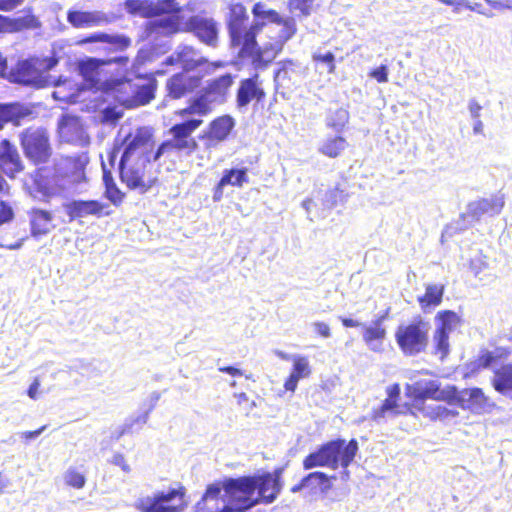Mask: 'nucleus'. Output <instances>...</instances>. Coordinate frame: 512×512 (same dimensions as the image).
Instances as JSON below:
<instances>
[{
    "label": "nucleus",
    "instance_id": "obj_4",
    "mask_svg": "<svg viewBox=\"0 0 512 512\" xmlns=\"http://www.w3.org/2000/svg\"><path fill=\"white\" fill-rule=\"evenodd\" d=\"M430 323L421 317L408 324L398 326L395 340L405 356H416L424 352L429 343Z\"/></svg>",
    "mask_w": 512,
    "mask_h": 512
},
{
    "label": "nucleus",
    "instance_id": "obj_34",
    "mask_svg": "<svg viewBox=\"0 0 512 512\" xmlns=\"http://www.w3.org/2000/svg\"><path fill=\"white\" fill-rule=\"evenodd\" d=\"M104 64L106 61L96 58H88L79 64V72L91 88L100 84V67Z\"/></svg>",
    "mask_w": 512,
    "mask_h": 512
},
{
    "label": "nucleus",
    "instance_id": "obj_46",
    "mask_svg": "<svg viewBox=\"0 0 512 512\" xmlns=\"http://www.w3.org/2000/svg\"><path fill=\"white\" fill-rule=\"evenodd\" d=\"M63 479L66 485L82 489L86 484V477L75 467H69L63 474Z\"/></svg>",
    "mask_w": 512,
    "mask_h": 512
},
{
    "label": "nucleus",
    "instance_id": "obj_5",
    "mask_svg": "<svg viewBox=\"0 0 512 512\" xmlns=\"http://www.w3.org/2000/svg\"><path fill=\"white\" fill-rule=\"evenodd\" d=\"M57 64L55 59L30 58L19 61L10 71V81L35 87L47 84L45 73Z\"/></svg>",
    "mask_w": 512,
    "mask_h": 512
},
{
    "label": "nucleus",
    "instance_id": "obj_59",
    "mask_svg": "<svg viewBox=\"0 0 512 512\" xmlns=\"http://www.w3.org/2000/svg\"><path fill=\"white\" fill-rule=\"evenodd\" d=\"M24 0H0L1 11H11L21 5Z\"/></svg>",
    "mask_w": 512,
    "mask_h": 512
},
{
    "label": "nucleus",
    "instance_id": "obj_50",
    "mask_svg": "<svg viewBox=\"0 0 512 512\" xmlns=\"http://www.w3.org/2000/svg\"><path fill=\"white\" fill-rule=\"evenodd\" d=\"M495 359H496L495 356L491 352L484 351L479 355L477 360L473 363L474 368L472 370H474L475 368H489L492 366Z\"/></svg>",
    "mask_w": 512,
    "mask_h": 512
},
{
    "label": "nucleus",
    "instance_id": "obj_19",
    "mask_svg": "<svg viewBox=\"0 0 512 512\" xmlns=\"http://www.w3.org/2000/svg\"><path fill=\"white\" fill-rule=\"evenodd\" d=\"M167 65L180 64L185 72L194 71L208 63L199 50L189 45H179L169 57L166 58Z\"/></svg>",
    "mask_w": 512,
    "mask_h": 512
},
{
    "label": "nucleus",
    "instance_id": "obj_1",
    "mask_svg": "<svg viewBox=\"0 0 512 512\" xmlns=\"http://www.w3.org/2000/svg\"><path fill=\"white\" fill-rule=\"evenodd\" d=\"M281 489L282 484H277L271 473L228 479L224 490L230 501L218 512H245L259 503L271 504Z\"/></svg>",
    "mask_w": 512,
    "mask_h": 512
},
{
    "label": "nucleus",
    "instance_id": "obj_22",
    "mask_svg": "<svg viewBox=\"0 0 512 512\" xmlns=\"http://www.w3.org/2000/svg\"><path fill=\"white\" fill-rule=\"evenodd\" d=\"M64 207L67 215L70 217V221L76 218H84L90 215L102 217L110 214V211L107 210L109 205L102 204L95 200H74L65 204Z\"/></svg>",
    "mask_w": 512,
    "mask_h": 512
},
{
    "label": "nucleus",
    "instance_id": "obj_38",
    "mask_svg": "<svg viewBox=\"0 0 512 512\" xmlns=\"http://www.w3.org/2000/svg\"><path fill=\"white\" fill-rule=\"evenodd\" d=\"M493 386L498 392L512 398V365H504L495 371Z\"/></svg>",
    "mask_w": 512,
    "mask_h": 512
},
{
    "label": "nucleus",
    "instance_id": "obj_3",
    "mask_svg": "<svg viewBox=\"0 0 512 512\" xmlns=\"http://www.w3.org/2000/svg\"><path fill=\"white\" fill-rule=\"evenodd\" d=\"M358 451V443L352 439L347 444L345 440L337 439L330 441L323 445L318 451L310 453L303 461L305 469H312L318 466H327L332 469H337L339 462L344 468L341 473V478L347 480L349 478V472L346 468L353 461Z\"/></svg>",
    "mask_w": 512,
    "mask_h": 512
},
{
    "label": "nucleus",
    "instance_id": "obj_15",
    "mask_svg": "<svg viewBox=\"0 0 512 512\" xmlns=\"http://www.w3.org/2000/svg\"><path fill=\"white\" fill-rule=\"evenodd\" d=\"M57 130L62 142L79 147H86L90 144V138L77 116L63 114L58 120Z\"/></svg>",
    "mask_w": 512,
    "mask_h": 512
},
{
    "label": "nucleus",
    "instance_id": "obj_36",
    "mask_svg": "<svg viewBox=\"0 0 512 512\" xmlns=\"http://www.w3.org/2000/svg\"><path fill=\"white\" fill-rule=\"evenodd\" d=\"M84 43L103 42L110 45L116 51H122L130 46L131 40L125 35L107 34L103 32L94 33L83 40Z\"/></svg>",
    "mask_w": 512,
    "mask_h": 512
},
{
    "label": "nucleus",
    "instance_id": "obj_57",
    "mask_svg": "<svg viewBox=\"0 0 512 512\" xmlns=\"http://www.w3.org/2000/svg\"><path fill=\"white\" fill-rule=\"evenodd\" d=\"M314 331L321 335L324 338H329L331 336L330 327L328 324L324 322H315L313 323Z\"/></svg>",
    "mask_w": 512,
    "mask_h": 512
},
{
    "label": "nucleus",
    "instance_id": "obj_62",
    "mask_svg": "<svg viewBox=\"0 0 512 512\" xmlns=\"http://www.w3.org/2000/svg\"><path fill=\"white\" fill-rule=\"evenodd\" d=\"M45 429H46V425H43L42 427H40L37 430L25 431V432H22L20 435L25 440L30 441V440L37 438Z\"/></svg>",
    "mask_w": 512,
    "mask_h": 512
},
{
    "label": "nucleus",
    "instance_id": "obj_40",
    "mask_svg": "<svg viewBox=\"0 0 512 512\" xmlns=\"http://www.w3.org/2000/svg\"><path fill=\"white\" fill-rule=\"evenodd\" d=\"M445 286L443 284H428L423 296L418 298L419 304L423 310L438 306L444 294Z\"/></svg>",
    "mask_w": 512,
    "mask_h": 512
},
{
    "label": "nucleus",
    "instance_id": "obj_7",
    "mask_svg": "<svg viewBox=\"0 0 512 512\" xmlns=\"http://www.w3.org/2000/svg\"><path fill=\"white\" fill-rule=\"evenodd\" d=\"M123 7L129 15L150 19L148 22L182 12L176 0H125Z\"/></svg>",
    "mask_w": 512,
    "mask_h": 512
},
{
    "label": "nucleus",
    "instance_id": "obj_63",
    "mask_svg": "<svg viewBox=\"0 0 512 512\" xmlns=\"http://www.w3.org/2000/svg\"><path fill=\"white\" fill-rule=\"evenodd\" d=\"M39 387H40V382H39L38 378H35L28 389V396L31 399H37Z\"/></svg>",
    "mask_w": 512,
    "mask_h": 512
},
{
    "label": "nucleus",
    "instance_id": "obj_32",
    "mask_svg": "<svg viewBox=\"0 0 512 512\" xmlns=\"http://www.w3.org/2000/svg\"><path fill=\"white\" fill-rule=\"evenodd\" d=\"M233 84V76L229 73L221 75L209 82L204 91L214 100L215 103H223L229 88Z\"/></svg>",
    "mask_w": 512,
    "mask_h": 512
},
{
    "label": "nucleus",
    "instance_id": "obj_47",
    "mask_svg": "<svg viewBox=\"0 0 512 512\" xmlns=\"http://www.w3.org/2000/svg\"><path fill=\"white\" fill-rule=\"evenodd\" d=\"M281 26L278 31L277 39L281 41L283 44L291 39L296 33V23L293 18H282L281 22H274Z\"/></svg>",
    "mask_w": 512,
    "mask_h": 512
},
{
    "label": "nucleus",
    "instance_id": "obj_54",
    "mask_svg": "<svg viewBox=\"0 0 512 512\" xmlns=\"http://www.w3.org/2000/svg\"><path fill=\"white\" fill-rule=\"evenodd\" d=\"M487 266H488L487 261L481 255L473 258L470 262V269L475 274V276H477L480 272H482L484 269H486Z\"/></svg>",
    "mask_w": 512,
    "mask_h": 512
},
{
    "label": "nucleus",
    "instance_id": "obj_17",
    "mask_svg": "<svg viewBox=\"0 0 512 512\" xmlns=\"http://www.w3.org/2000/svg\"><path fill=\"white\" fill-rule=\"evenodd\" d=\"M504 198L501 195H492L489 198H482L470 202L462 218L469 224L478 222L483 216L493 217L498 215L504 207Z\"/></svg>",
    "mask_w": 512,
    "mask_h": 512
},
{
    "label": "nucleus",
    "instance_id": "obj_28",
    "mask_svg": "<svg viewBox=\"0 0 512 512\" xmlns=\"http://www.w3.org/2000/svg\"><path fill=\"white\" fill-rule=\"evenodd\" d=\"M401 389L398 383L392 384L386 388V399L380 405L378 411L375 416H380V414H404L406 413V406L400 403Z\"/></svg>",
    "mask_w": 512,
    "mask_h": 512
},
{
    "label": "nucleus",
    "instance_id": "obj_44",
    "mask_svg": "<svg viewBox=\"0 0 512 512\" xmlns=\"http://www.w3.org/2000/svg\"><path fill=\"white\" fill-rule=\"evenodd\" d=\"M202 124L201 119H190L174 125L170 132L174 137L191 138L190 135Z\"/></svg>",
    "mask_w": 512,
    "mask_h": 512
},
{
    "label": "nucleus",
    "instance_id": "obj_39",
    "mask_svg": "<svg viewBox=\"0 0 512 512\" xmlns=\"http://www.w3.org/2000/svg\"><path fill=\"white\" fill-rule=\"evenodd\" d=\"M68 21L77 28L92 26L104 22L105 16L100 12L70 11Z\"/></svg>",
    "mask_w": 512,
    "mask_h": 512
},
{
    "label": "nucleus",
    "instance_id": "obj_52",
    "mask_svg": "<svg viewBox=\"0 0 512 512\" xmlns=\"http://www.w3.org/2000/svg\"><path fill=\"white\" fill-rule=\"evenodd\" d=\"M106 187V196L107 198L114 204H117L122 201L123 194L121 191L117 188L115 182L105 186Z\"/></svg>",
    "mask_w": 512,
    "mask_h": 512
},
{
    "label": "nucleus",
    "instance_id": "obj_35",
    "mask_svg": "<svg viewBox=\"0 0 512 512\" xmlns=\"http://www.w3.org/2000/svg\"><path fill=\"white\" fill-rule=\"evenodd\" d=\"M252 13L254 15L252 22L254 33H259L266 22H281V16L275 10L268 9L262 3H256L253 6Z\"/></svg>",
    "mask_w": 512,
    "mask_h": 512
},
{
    "label": "nucleus",
    "instance_id": "obj_64",
    "mask_svg": "<svg viewBox=\"0 0 512 512\" xmlns=\"http://www.w3.org/2000/svg\"><path fill=\"white\" fill-rule=\"evenodd\" d=\"M11 486V480L0 472V494H3Z\"/></svg>",
    "mask_w": 512,
    "mask_h": 512
},
{
    "label": "nucleus",
    "instance_id": "obj_23",
    "mask_svg": "<svg viewBox=\"0 0 512 512\" xmlns=\"http://www.w3.org/2000/svg\"><path fill=\"white\" fill-rule=\"evenodd\" d=\"M257 80L258 74H255L240 82L236 95V106L238 110L244 111L252 100L260 102L264 98L265 93L258 85Z\"/></svg>",
    "mask_w": 512,
    "mask_h": 512
},
{
    "label": "nucleus",
    "instance_id": "obj_6",
    "mask_svg": "<svg viewBox=\"0 0 512 512\" xmlns=\"http://www.w3.org/2000/svg\"><path fill=\"white\" fill-rule=\"evenodd\" d=\"M20 144L24 155L34 164L48 162L52 155L49 134L43 128H28L20 134Z\"/></svg>",
    "mask_w": 512,
    "mask_h": 512
},
{
    "label": "nucleus",
    "instance_id": "obj_26",
    "mask_svg": "<svg viewBox=\"0 0 512 512\" xmlns=\"http://www.w3.org/2000/svg\"><path fill=\"white\" fill-rule=\"evenodd\" d=\"M24 12L25 15L15 18L0 15V31L19 32L24 29L38 28L40 22L32 14V10L28 8Z\"/></svg>",
    "mask_w": 512,
    "mask_h": 512
},
{
    "label": "nucleus",
    "instance_id": "obj_12",
    "mask_svg": "<svg viewBox=\"0 0 512 512\" xmlns=\"http://www.w3.org/2000/svg\"><path fill=\"white\" fill-rule=\"evenodd\" d=\"M248 19L246 9L241 4H235L230 8V16L228 20V30L233 48L238 50L247 41L251 44L253 41L254 30L252 24L248 27L246 21ZM248 47V44L245 45ZM247 51V48H245Z\"/></svg>",
    "mask_w": 512,
    "mask_h": 512
},
{
    "label": "nucleus",
    "instance_id": "obj_18",
    "mask_svg": "<svg viewBox=\"0 0 512 512\" xmlns=\"http://www.w3.org/2000/svg\"><path fill=\"white\" fill-rule=\"evenodd\" d=\"M152 160L121 159L119 162V173L123 183L131 189H139L141 192L147 190L144 177L146 166Z\"/></svg>",
    "mask_w": 512,
    "mask_h": 512
},
{
    "label": "nucleus",
    "instance_id": "obj_45",
    "mask_svg": "<svg viewBox=\"0 0 512 512\" xmlns=\"http://www.w3.org/2000/svg\"><path fill=\"white\" fill-rule=\"evenodd\" d=\"M349 120V113L346 109L338 108L331 112L327 117V126L334 129L336 132L342 131L344 126Z\"/></svg>",
    "mask_w": 512,
    "mask_h": 512
},
{
    "label": "nucleus",
    "instance_id": "obj_20",
    "mask_svg": "<svg viewBox=\"0 0 512 512\" xmlns=\"http://www.w3.org/2000/svg\"><path fill=\"white\" fill-rule=\"evenodd\" d=\"M201 79L202 76L191 75L189 72L185 71L174 74L166 82L168 96L173 99L184 97L200 86Z\"/></svg>",
    "mask_w": 512,
    "mask_h": 512
},
{
    "label": "nucleus",
    "instance_id": "obj_56",
    "mask_svg": "<svg viewBox=\"0 0 512 512\" xmlns=\"http://www.w3.org/2000/svg\"><path fill=\"white\" fill-rule=\"evenodd\" d=\"M371 76L375 78L380 83H385L388 81V71L387 67L382 65L377 69L373 70Z\"/></svg>",
    "mask_w": 512,
    "mask_h": 512
},
{
    "label": "nucleus",
    "instance_id": "obj_49",
    "mask_svg": "<svg viewBox=\"0 0 512 512\" xmlns=\"http://www.w3.org/2000/svg\"><path fill=\"white\" fill-rule=\"evenodd\" d=\"M313 0H290L289 7L293 12H299L303 16L311 13Z\"/></svg>",
    "mask_w": 512,
    "mask_h": 512
},
{
    "label": "nucleus",
    "instance_id": "obj_33",
    "mask_svg": "<svg viewBox=\"0 0 512 512\" xmlns=\"http://www.w3.org/2000/svg\"><path fill=\"white\" fill-rule=\"evenodd\" d=\"M293 362L294 364L292 373L284 384L285 389L291 392L295 391L300 379L308 377L311 373L309 361L306 357L294 356Z\"/></svg>",
    "mask_w": 512,
    "mask_h": 512
},
{
    "label": "nucleus",
    "instance_id": "obj_60",
    "mask_svg": "<svg viewBox=\"0 0 512 512\" xmlns=\"http://www.w3.org/2000/svg\"><path fill=\"white\" fill-rule=\"evenodd\" d=\"M468 109L472 119L480 118V111L482 110V106L474 99L469 101Z\"/></svg>",
    "mask_w": 512,
    "mask_h": 512
},
{
    "label": "nucleus",
    "instance_id": "obj_37",
    "mask_svg": "<svg viewBox=\"0 0 512 512\" xmlns=\"http://www.w3.org/2000/svg\"><path fill=\"white\" fill-rule=\"evenodd\" d=\"M216 104L214 100L204 90L195 98H193L189 106L183 109L180 113L185 115H199L204 116L211 112L212 105Z\"/></svg>",
    "mask_w": 512,
    "mask_h": 512
},
{
    "label": "nucleus",
    "instance_id": "obj_21",
    "mask_svg": "<svg viewBox=\"0 0 512 512\" xmlns=\"http://www.w3.org/2000/svg\"><path fill=\"white\" fill-rule=\"evenodd\" d=\"M119 90L129 91L131 93L129 97L119 99L126 106L145 105L154 97L155 82L149 80L144 84H137L126 81L119 85Z\"/></svg>",
    "mask_w": 512,
    "mask_h": 512
},
{
    "label": "nucleus",
    "instance_id": "obj_55",
    "mask_svg": "<svg viewBox=\"0 0 512 512\" xmlns=\"http://www.w3.org/2000/svg\"><path fill=\"white\" fill-rule=\"evenodd\" d=\"M110 463H112L113 465L115 466H118L121 468V470L125 473H130L131 472V467L130 465L127 463L125 457L123 454L121 453H115L111 460H110Z\"/></svg>",
    "mask_w": 512,
    "mask_h": 512
},
{
    "label": "nucleus",
    "instance_id": "obj_51",
    "mask_svg": "<svg viewBox=\"0 0 512 512\" xmlns=\"http://www.w3.org/2000/svg\"><path fill=\"white\" fill-rule=\"evenodd\" d=\"M14 217L12 207L5 201H0V226L10 222Z\"/></svg>",
    "mask_w": 512,
    "mask_h": 512
},
{
    "label": "nucleus",
    "instance_id": "obj_25",
    "mask_svg": "<svg viewBox=\"0 0 512 512\" xmlns=\"http://www.w3.org/2000/svg\"><path fill=\"white\" fill-rule=\"evenodd\" d=\"M386 315L378 317L371 325L363 326V340L368 348L374 352L383 351V341L386 338V329L383 327V322Z\"/></svg>",
    "mask_w": 512,
    "mask_h": 512
},
{
    "label": "nucleus",
    "instance_id": "obj_58",
    "mask_svg": "<svg viewBox=\"0 0 512 512\" xmlns=\"http://www.w3.org/2000/svg\"><path fill=\"white\" fill-rule=\"evenodd\" d=\"M236 397L238 399V404L242 406L243 409L247 411V413L249 412L250 407L257 405L254 400L250 401L245 393H240L236 395Z\"/></svg>",
    "mask_w": 512,
    "mask_h": 512
},
{
    "label": "nucleus",
    "instance_id": "obj_16",
    "mask_svg": "<svg viewBox=\"0 0 512 512\" xmlns=\"http://www.w3.org/2000/svg\"><path fill=\"white\" fill-rule=\"evenodd\" d=\"M35 197L40 200H48L61 194L67 188L56 171L50 176L47 168H40L33 175Z\"/></svg>",
    "mask_w": 512,
    "mask_h": 512
},
{
    "label": "nucleus",
    "instance_id": "obj_10",
    "mask_svg": "<svg viewBox=\"0 0 512 512\" xmlns=\"http://www.w3.org/2000/svg\"><path fill=\"white\" fill-rule=\"evenodd\" d=\"M436 329L433 335L434 354L444 360L449 354V334L461 323L460 316L451 310L438 312Z\"/></svg>",
    "mask_w": 512,
    "mask_h": 512
},
{
    "label": "nucleus",
    "instance_id": "obj_8",
    "mask_svg": "<svg viewBox=\"0 0 512 512\" xmlns=\"http://www.w3.org/2000/svg\"><path fill=\"white\" fill-rule=\"evenodd\" d=\"M257 34L258 33L253 34L251 44L247 41V51H245L246 43L239 49L238 56L243 61H248L254 70L263 71L282 51L284 44L276 38L274 42L264 44L260 47L256 41Z\"/></svg>",
    "mask_w": 512,
    "mask_h": 512
},
{
    "label": "nucleus",
    "instance_id": "obj_11",
    "mask_svg": "<svg viewBox=\"0 0 512 512\" xmlns=\"http://www.w3.org/2000/svg\"><path fill=\"white\" fill-rule=\"evenodd\" d=\"M183 492L180 489H169L153 496L142 497L137 501V508L144 512H181Z\"/></svg>",
    "mask_w": 512,
    "mask_h": 512
},
{
    "label": "nucleus",
    "instance_id": "obj_48",
    "mask_svg": "<svg viewBox=\"0 0 512 512\" xmlns=\"http://www.w3.org/2000/svg\"><path fill=\"white\" fill-rule=\"evenodd\" d=\"M313 61L322 64L328 73H334L335 71V56L332 52L321 53L320 51L315 52L312 56Z\"/></svg>",
    "mask_w": 512,
    "mask_h": 512
},
{
    "label": "nucleus",
    "instance_id": "obj_24",
    "mask_svg": "<svg viewBox=\"0 0 512 512\" xmlns=\"http://www.w3.org/2000/svg\"><path fill=\"white\" fill-rule=\"evenodd\" d=\"M235 126V120L230 115H223L214 119L207 131L202 135V139L207 140V145L222 142L227 139Z\"/></svg>",
    "mask_w": 512,
    "mask_h": 512
},
{
    "label": "nucleus",
    "instance_id": "obj_13",
    "mask_svg": "<svg viewBox=\"0 0 512 512\" xmlns=\"http://www.w3.org/2000/svg\"><path fill=\"white\" fill-rule=\"evenodd\" d=\"M24 170V163L17 147L8 139L0 141V192L8 193L9 185L3 174L14 179Z\"/></svg>",
    "mask_w": 512,
    "mask_h": 512
},
{
    "label": "nucleus",
    "instance_id": "obj_14",
    "mask_svg": "<svg viewBox=\"0 0 512 512\" xmlns=\"http://www.w3.org/2000/svg\"><path fill=\"white\" fill-rule=\"evenodd\" d=\"M88 162L87 153H81L75 157H60L55 160L54 170L66 187L69 184L77 185L86 180L85 167Z\"/></svg>",
    "mask_w": 512,
    "mask_h": 512
},
{
    "label": "nucleus",
    "instance_id": "obj_61",
    "mask_svg": "<svg viewBox=\"0 0 512 512\" xmlns=\"http://www.w3.org/2000/svg\"><path fill=\"white\" fill-rule=\"evenodd\" d=\"M341 195H342V192H340L338 189L329 191L326 194V201L329 203V207L335 206L338 202V198H340Z\"/></svg>",
    "mask_w": 512,
    "mask_h": 512
},
{
    "label": "nucleus",
    "instance_id": "obj_2",
    "mask_svg": "<svg viewBox=\"0 0 512 512\" xmlns=\"http://www.w3.org/2000/svg\"><path fill=\"white\" fill-rule=\"evenodd\" d=\"M219 23L206 14L190 16L186 21L181 12L162 17L145 24L149 37H171L180 32L192 33L203 44L215 48L219 40Z\"/></svg>",
    "mask_w": 512,
    "mask_h": 512
},
{
    "label": "nucleus",
    "instance_id": "obj_27",
    "mask_svg": "<svg viewBox=\"0 0 512 512\" xmlns=\"http://www.w3.org/2000/svg\"><path fill=\"white\" fill-rule=\"evenodd\" d=\"M463 406L470 409L473 413H492L493 405L489 403L479 388L466 389L461 394Z\"/></svg>",
    "mask_w": 512,
    "mask_h": 512
},
{
    "label": "nucleus",
    "instance_id": "obj_31",
    "mask_svg": "<svg viewBox=\"0 0 512 512\" xmlns=\"http://www.w3.org/2000/svg\"><path fill=\"white\" fill-rule=\"evenodd\" d=\"M196 147L197 143L193 138H177L173 136L172 140L163 142L157 148L153 155V161H157L162 155L173 150L191 153L196 149Z\"/></svg>",
    "mask_w": 512,
    "mask_h": 512
},
{
    "label": "nucleus",
    "instance_id": "obj_9",
    "mask_svg": "<svg viewBox=\"0 0 512 512\" xmlns=\"http://www.w3.org/2000/svg\"><path fill=\"white\" fill-rule=\"evenodd\" d=\"M123 152L121 159L153 160L154 142L152 133L146 127H140L127 133L121 140Z\"/></svg>",
    "mask_w": 512,
    "mask_h": 512
},
{
    "label": "nucleus",
    "instance_id": "obj_41",
    "mask_svg": "<svg viewBox=\"0 0 512 512\" xmlns=\"http://www.w3.org/2000/svg\"><path fill=\"white\" fill-rule=\"evenodd\" d=\"M248 182V169L246 167L231 168L223 171V175L220 179V186L231 185L235 187H243V185Z\"/></svg>",
    "mask_w": 512,
    "mask_h": 512
},
{
    "label": "nucleus",
    "instance_id": "obj_29",
    "mask_svg": "<svg viewBox=\"0 0 512 512\" xmlns=\"http://www.w3.org/2000/svg\"><path fill=\"white\" fill-rule=\"evenodd\" d=\"M53 216L49 211L33 209L30 212L31 235L39 237L47 235L53 228Z\"/></svg>",
    "mask_w": 512,
    "mask_h": 512
},
{
    "label": "nucleus",
    "instance_id": "obj_53",
    "mask_svg": "<svg viewBox=\"0 0 512 512\" xmlns=\"http://www.w3.org/2000/svg\"><path fill=\"white\" fill-rule=\"evenodd\" d=\"M221 493V487L219 484H212L207 487L205 494L202 497V500L198 502V506L201 505L202 502H207L209 500L217 499L218 495Z\"/></svg>",
    "mask_w": 512,
    "mask_h": 512
},
{
    "label": "nucleus",
    "instance_id": "obj_43",
    "mask_svg": "<svg viewBox=\"0 0 512 512\" xmlns=\"http://www.w3.org/2000/svg\"><path fill=\"white\" fill-rule=\"evenodd\" d=\"M330 479H336V476H327L323 472H312L304 477V485H307L308 488H316L321 487L323 491L330 489Z\"/></svg>",
    "mask_w": 512,
    "mask_h": 512
},
{
    "label": "nucleus",
    "instance_id": "obj_42",
    "mask_svg": "<svg viewBox=\"0 0 512 512\" xmlns=\"http://www.w3.org/2000/svg\"><path fill=\"white\" fill-rule=\"evenodd\" d=\"M346 146V140L341 136H336L327 138L321 145L319 151L328 157L335 158L345 150Z\"/></svg>",
    "mask_w": 512,
    "mask_h": 512
},
{
    "label": "nucleus",
    "instance_id": "obj_30",
    "mask_svg": "<svg viewBox=\"0 0 512 512\" xmlns=\"http://www.w3.org/2000/svg\"><path fill=\"white\" fill-rule=\"evenodd\" d=\"M31 114L30 108L20 103L0 104V130L5 123L13 122L18 125L21 119Z\"/></svg>",
    "mask_w": 512,
    "mask_h": 512
}]
</instances>
